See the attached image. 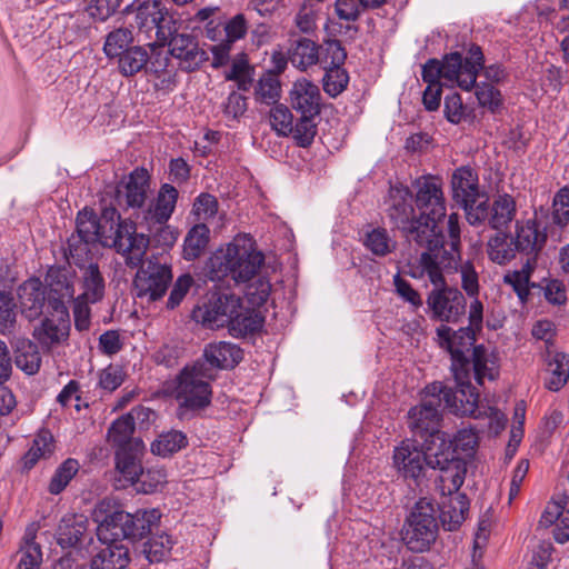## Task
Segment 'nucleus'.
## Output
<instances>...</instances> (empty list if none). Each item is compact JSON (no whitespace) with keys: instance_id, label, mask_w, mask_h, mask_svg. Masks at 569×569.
Segmentation results:
<instances>
[{"instance_id":"obj_52","label":"nucleus","mask_w":569,"mask_h":569,"mask_svg":"<svg viewBox=\"0 0 569 569\" xmlns=\"http://www.w3.org/2000/svg\"><path fill=\"white\" fill-rule=\"evenodd\" d=\"M323 90L330 97L339 96L348 86L349 76L343 67L323 69Z\"/></svg>"},{"instance_id":"obj_55","label":"nucleus","mask_w":569,"mask_h":569,"mask_svg":"<svg viewBox=\"0 0 569 569\" xmlns=\"http://www.w3.org/2000/svg\"><path fill=\"white\" fill-rule=\"evenodd\" d=\"M347 58V52L338 40H330L325 43L322 51L319 52V61L323 69L342 67Z\"/></svg>"},{"instance_id":"obj_34","label":"nucleus","mask_w":569,"mask_h":569,"mask_svg":"<svg viewBox=\"0 0 569 569\" xmlns=\"http://www.w3.org/2000/svg\"><path fill=\"white\" fill-rule=\"evenodd\" d=\"M536 268V262L525 260L520 269L508 271L503 276V282L512 288L521 302H527L530 296V289L536 287V284L530 281Z\"/></svg>"},{"instance_id":"obj_42","label":"nucleus","mask_w":569,"mask_h":569,"mask_svg":"<svg viewBox=\"0 0 569 569\" xmlns=\"http://www.w3.org/2000/svg\"><path fill=\"white\" fill-rule=\"evenodd\" d=\"M161 9L162 2L159 0L144 2L137 9L136 24L149 38H151V32L157 33L158 22L161 19Z\"/></svg>"},{"instance_id":"obj_4","label":"nucleus","mask_w":569,"mask_h":569,"mask_svg":"<svg viewBox=\"0 0 569 569\" xmlns=\"http://www.w3.org/2000/svg\"><path fill=\"white\" fill-rule=\"evenodd\" d=\"M483 66V52L478 44H471L466 57L460 52H450L442 60L429 59L422 66L421 78L427 86H457L461 90L471 91Z\"/></svg>"},{"instance_id":"obj_30","label":"nucleus","mask_w":569,"mask_h":569,"mask_svg":"<svg viewBox=\"0 0 569 569\" xmlns=\"http://www.w3.org/2000/svg\"><path fill=\"white\" fill-rule=\"evenodd\" d=\"M80 270L79 283L81 293L78 296L91 303L101 301L106 293V280L97 262H90Z\"/></svg>"},{"instance_id":"obj_44","label":"nucleus","mask_w":569,"mask_h":569,"mask_svg":"<svg viewBox=\"0 0 569 569\" xmlns=\"http://www.w3.org/2000/svg\"><path fill=\"white\" fill-rule=\"evenodd\" d=\"M49 292L62 297H73V276L66 267H51L46 276Z\"/></svg>"},{"instance_id":"obj_59","label":"nucleus","mask_w":569,"mask_h":569,"mask_svg":"<svg viewBox=\"0 0 569 569\" xmlns=\"http://www.w3.org/2000/svg\"><path fill=\"white\" fill-rule=\"evenodd\" d=\"M292 113L288 107L277 104L270 110V124L279 136H289L292 131Z\"/></svg>"},{"instance_id":"obj_16","label":"nucleus","mask_w":569,"mask_h":569,"mask_svg":"<svg viewBox=\"0 0 569 569\" xmlns=\"http://www.w3.org/2000/svg\"><path fill=\"white\" fill-rule=\"evenodd\" d=\"M172 281L171 268L167 264L149 262L146 268H140L133 280L137 296L157 301L167 292Z\"/></svg>"},{"instance_id":"obj_27","label":"nucleus","mask_w":569,"mask_h":569,"mask_svg":"<svg viewBox=\"0 0 569 569\" xmlns=\"http://www.w3.org/2000/svg\"><path fill=\"white\" fill-rule=\"evenodd\" d=\"M70 319H54L46 316L33 329V338L44 349L62 343L69 337Z\"/></svg>"},{"instance_id":"obj_13","label":"nucleus","mask_w":569,"mask_h":569,"mask_svg":"<svg viewBox=\"0 0 569 569\" xmlns=\"http://www.w3.org/2000/svg\"><path fill=\"white\" fill-rule=\"evenodd\" d=\"M472 376V368L466 369V373L461 377L453 375L456 390L448 388L442 382L436 381L427 386V392L428 395H436L441 398V402L456 415L476 417L479 393L471 385Z\"/></svg>"},{"instance_id":"obj_51","label":"nucleus","mask_w":569,"mask_h":569,"mask_svg":"<svg viewBox=\"0 0 569 569\" xmlns=\"http://www.w3.org/2000/svg\"><path fill=\"white\" fill-rule=\"evenodd\" d=\"M460 207L465 210L466 218L470 224L476 226L486 220L489 221L490 206L485 192L479 197L472 198L471 202L460 204Z\"/></svg>"},{"instance_id":"obj_5","label":"nucleus","mask_w":569,"mask_h":569,"mask_svg":"<svg viewBox=\"0 0 569 569\" xmlns=\"http://www.w3.org/2000/svg\"><path fill=\"white\" fill-rule=\"evenodd\" d=\"M415 190L413 201L419 220L428 224L432 230L429 250L425 252H441L449 250V241H445V234L440 222L447 217V201L443 193V182L438 176L426 174L412 182Z\"/></svg>"},{"instance_id":"obj_39","label":"nucleus","mask_w":569,"mask_h":569,"mask_svg":"<svg viewBox=\"0 0 569 569\" xmlns=\"http://www.w3.org/2000/svg\"><path fill=\"white\" fill-rule=\"evenodd\" d=\"M118 69L123 77H132L140 72L149 61V53L142 46H133L118 58Z\"/></svg>"},{"instance_id":"obj_60","label":"nucleus","mask_w":569,"mask_h":569,"mask_svg":"<svg viewBox=\"0 0 569 569\" xmlns=\"http://www.w3.org/2000/svg\"><path fill=\"white\" fill-rule=\"evenodd\" d=\"M178 22L169 10L162 4L161 19L158 22L156 33V43L158 46H166L168 40L178 33Z\"/></svg>"},{"instance_id":"obj_47","label":"nucleus","mask_w":569,"mask_h":569,"mask_svg":"<svg viewBox=\"0 0 569 569\" xmlns=\"http://www.w3.org/2000/svg\"><path fill=\"white\" fill-rule=\"evenodd\" d=\"M363 243L372 254L378 257L391 253L397 246L385 228H375L367 232Z\"/></svg>"},{"instance_id":"obj_58","label":"nucleus","mask_w":569,"mask_h":569,"mask_svg":"<svg viewBox=\"0 0 569 569\" xmlns=\"http://www.w3.org/2000/svg\"><path fill=\"white\" fill-rule=\"evenodd\" d=\"M42 551L39 543L27 540L19 551L17 569H40Z\"/></svg>"},{"instance_id":"obj_28","label":"nucleus","mask_w":569,"mask_h":569,"mask_svg":"<svg viewBox=\"0 0 569 569\" xmlns=\"http://www.w3.org/2000/svg\"><path fill=\"white\" fill-rule=\"evenodd\" d=\"M452 199L457 204L468 203L482 192L479 189L478 174L469 167L457 168L451 178Z\"/></svg>"},{"instance_id":"obj_57","label":"nucleus","mask_w":569,"mask_h":569,"mask_svg":"<svg viewBox=\"0 0 569 569\" xmlns=\"http://www.w3.org/2000/svg\"><path fill=\"white\" fill-rule=\"evenodd\" d=\"M270 292V281L264 277H259L247 286L246 298L253 308H259L268 301Z\"/></svg>"},{"instance_id":"obj_64","label":"nucleus","mask_w":569,"mask_h":569,"mask_svg":"<svg viewBox=\"0 0 569 569\" xmlns=\"http://www.w3.org/2000/svg\"><path fill=\"white\" fill-rule=\"evenodd\" d=\"M553 222L566 226L569 222V188H561L553 197Z\"/></svg>"},{"instance_id":"obj_11","label":"nucleus","mask_w":569,"mask_h":569,"mask_svg":"<svg viewBox=\"0 0 569 569\" xmlns=\"http://www.w3.org/2000/svg\"><path fill=\"white\" fill-rule=\"evenodd\" d=\"M442 406L441 398L436 395H428L425 389V397L421 402L408 411V427L415 436L425 438V443L440 447L441 442H451L446 432L439 430Z\"/></svg>"},{"instance_id":"obj_35","label":"nucleus","mask_w":569,"mask_h":569,"mask_svg":"<svg viewBox=\"0 0 569 569\" xmlns=\"http://www.w3.org/2000/svg\"><path fill=\"white\" fill-rule=\"evenodd\" d=\"M210 240V230L204 223L194 224L186 234L183 240L182 256L187 261L199 258Z\"/></svg>"},{"instance_id":"obj_22","label":"nucleus","mask_w":569,"mask_h":569,"mask_svg":"<svg viewBox=\"0 0 569 569\" xmlns=\"http://www.w3.org/2000/svg\"><path fill=\"white\" fill-rule=\"evenodd\" d=\"M90 559V569H126L130 563V551L121 542H101Z\"/></svg>"},{"instance_id":"obj_25","label":"nucleus","mask_w":569,"mask_h":569,"mask_svg":"<svg viewBox=\"0 0 569 569\" xmlns=\"http://www.w3.org/2000/svg\"><path fill=\"white\" fill-rule=\"evenodd\" d=\"M204 363L216 369H232L242 359L243 351L236 343L218 341L208 343L203 349Z\"/></svg>"},{"instance_id":"obj_15","label":"nucleus","mask_w":569,"mask_h":569,"mask_svg":"<svg viewBox=\"0 0 569 569\" xmlns=\"http://www.w3.org/2000/svg\"><path fill=\"white\" fill-rule=\"evenodd\" d=\"M512 239L516 244L515 250H518L525 260L538 263L548 236L546 228H541L538 222L537 212L531 218L516 221Z\"/></svg>"},{"instance_id":"obj_12","label":"nucleus","mask_w":569,"mask_h":569,"mask_svg":"<svg viewBox=\"0 0 569 569\" xmlns=\"http://www.w3.org/2000/svg\"><path fill=\"white\" fill-rule=\"evenodd\" d=\"M439 451L440 447L425 443L421 449L416 441L406 439L393 449L392 467L398 477L418 485L425 477L426 467L432 469L431 460L438 458Z\"/></svg>"},{"instance_id":"obj_32","label":"nucleus","mask_w":569,"mask_h":569,"mask_svg":"<svg viewBox=\"0 0 569 569\" xmlns=\"http://www.w3.org/2000/svg\"><path fill=\"white\" fill-rule=\"evenodd\" d=\"M72 236L86 239L87 241L99 242L103 246V237L107 236V226L101 224L92 209L84 208L78 212L76 233Z\"/></svg>"},{"instance_id":"obj_9","label":"nucleus","mask_w":569,"mask_h":569,"mask_svg":"<svg viewBox=\"0 0 569 569\" xmlns=\"http://www.w3.org/2000/svg\"><path fill=\"white\" fill-rule=\"evenodd\" d=\"M157 509L138 510L130 513L116 510L104 517L97 528L100 542L136 541L148 536L160 520Z\"/></svg>"},{"instance_id":"obj_45","label":"nucleus","mask_w":569,"mask_h":569,"mask_svg":"<svg viewBox=\"0 0 569 569\" xmlns=\"http://www.w3.org/2000/svg\"><path fill=\"white\" fill-rule=\"evenodd\" d=\"M79 469L80 463L77 459H66L54 470L48 485V492L53 496L60 495L78 473Z\"/></svg>"},{"instance_id":"obj_41","label":"nucleus","mask_w":569,"mask_h":569,"mask_svg":"<svg viewBox=\"0 0 569 569\" xmlns=\"http://www.w3.org/2000/svg\"><path fill=\"white\" fill-rule=\"evenodd\" d=\"M16 366L24 373L31 376L39 371L41 356L38 346L30 340H22L16 349Z\"/></svg>"},{"instance_id":"obj_33","label":"nucleus","mask_w":569,"mask_h":569,"mask_svg":"<svg viewBox=\"0 0 569 569\" xmlns=\"http://www.w3.org/2000/svg\"><path fill=\"white\" fill-rule=\"evenodd\" d=\"M264 322V318L254 309L244 308L240 300L239 311L234 312L228 329L233 337H246L258 332Z\"/></svg>"},{"instance_id":"obj_40","label":"nucleus","mask_w":569,"mask_h":569,"mask_svg":"<svg viewBox=\"0 0 569 569\" xmlns=\"http://www.w3.org/2000/svg\"><path fill=\"white\" fill-rule=\"evenodd\" d=\"M133 33L128 27L116 28L106 36L103 52L109 59H116L124 51L132 48Z\"/></svg>"},{"instance_id":"obj_19","label":"nucleus","mask_w":569,"mask_h":569,"mask_svg":"<svg viewBox=\"0 0 569 569\" xmlns=\"http://www.w3.org/2000/svg\"><path fill=\"white\" fill-rule=\"evenodd\" d=\"M149 409L142 406L132 408L130 412L116 419L108 429V442L116 450L133 448V442H143L133 437L136 419L140 416L148 417Z\"/></svg>"},{"instance_id":"obj_7","label":"nucleus","mask_w":569,"mask_h":569,"mask_svg":"<svg viewBox=\"0 0 569 569\" xmlns=\"http://www.w3.org/2000/svg\"><path fill=\"white\" fill-rule=\"evenodd\" d=\"M99 220L101 224L107 226L103 247L113 248L123 257L129 268L140 267L150 244V238L138 233L133 222L121 219L114 207L103 208Z\"/></svg>"},{"instance_id":"obj_46","label":"nucleus","mask_w":569,"mask_h":569,"mask_svg":"<svg viewBox=\"0 0 569 569\" xmlns=\"http://www.w3.org/2000/svg\"><path fill=\"white\" fill-rule=\"evenodd\" d=\"M551 377L546 382L550 391H559L569 380V355L556 352L549 361Z\"/></svg>"},{"instance_id":"obj_49","label":"nucleus","mask_w":569,"mask_h":569,"mask_svg":"<svg viewBox=\"0 0 569 569\" xmlns=\"http://www.w3.org/2000/svg\"><path fill=\"white\" fill-rule=\"evenodd\" d=\"M280 89L278 76L273 72H267L258 81L254 91L256 100L261 103L273 104L280 98Z\"/></svg>"},{"instance_id":"obj_50","label":"nucleus","mask_w":569,"mask_h":569,"mask_svg":"<svg viewBox=\"0 0 569 569\" xmlns=\"http://www.w3.org/2000/svg\"><path fill=\"white\" fill-rule=\"evenodd\" d=\"M167 482V472L162 467L142 468L136 481L137 490L142 493H152Z\"/></svg>"},{"instance_id":"obj_23","label":"nucleus","mask_w":569,"mask_h":569,"mask_svg":"<svg viewBox=\"0 0 569 569\" xmlns=\"http://www.w3.org/2000/svg\"><path fill=\"white\" fill-rule=\"evenodd\" d=\"M320 90L307 79L297 80L290 91L291 107L300 114L316 117L320 112Z\"/></svg>"},{"instance_id":"obj_56","label":"nucleus","mask_w":569,"mask_h":569,"mask_svg":"<svg viewBox=\"0 0 569 569\" xmlns=\"http://www.w3.org/2000/svg\"><path fill=\"white\" fill-rule=\"evenodd\" d=\"M290 134H292L299 147H309L317 134L315 117L300 114V119L297 121V123L295 126L292 124V131Z\"/></svg>"},{"instance_id":"obj_1","label":"nucleus","mask_w":569,"mask_h":569,"mask_svg":"<svg viewBox=\"0 0 569 569\" xmlns=\"http://www.w3.org/2000/svg\"><path fill=\"white\" fill-rule=\"evenodd\" d=\"M447 231L449 250L422 252L418 264L421 270L420 276H426L433 284V289L427 297V306L432 318L446 322H458L466 312V298L458 288L449 287L443 276L445 272L458 271L461 233L458 213L448 216Z\"/></svg>"},{"instance_id":"obj_24","label":"nucleus","mask_w":569,"mask_h":569,"mask_svg":"<svg viewBox=\"0 0 569 569\" xmlns=\"http://www.w3.org/2000/svg\"><path fill=\"white\" fill-rule=\"evenodd\" d=\"M46 287L38 278H30L18 288L22 315L29 320L38 318L46 305Z\"/></svg>"},{"instance_id":"obj_62","label":"nucleus","mask_w":569,"mask_h":569,"mask_svg":"<svg viewBox=\"0 0 569 569\" xmlns=\"http://www.w3.org/2000/svg\"><path fill=\"white\" fill-rule=\"evenodd\" d=\"M393 286L396 293L407 303H409L413 310L422 307V298L420 293L411 286L409 281L403 279L399 273L393 276Z\"/></svg>"},{"instance_id":"obj_20","label":"nucleus","mask_w":569,"mask_h":569,"mask_svg":"<svg viewBox=\"0 0 569 569\" xmlns=\"http://www.w3.org/2000/svg\"><path fill=\"white\" fill-rule=\"evenodd\" d=\"M469 500L465 493L445 495L440 503H436L438 509V520L448 531L457 530L466 520L469 511Z\"/></svg>"},{"instance_id":"obj_37","label":"nucleus","mask_w":569,"mask_h":569,"mask_svg":"<svg viewBox=\"0 0 569 569\" xmlns=\"http://www.w3.org/2000/svg\"><path fill=\"white\" fill-rule=\"evenodd\" d=\"M289 60L292 66L306 70L319 61V48L312 40L300 38L289 49Z\"/></svg>"},{"instance_id":"obj_36","label":"nucleus","mask_w":569,"mask_h":569,"mask_svg":"<svg viewBox=\"0 0 569 569\" xmlns=\"http://www.w3.org/2000/svg\"><path fill=\"white\" fill-rule=\"evenodd\" d=\"M512 234L497 233L487 243L489 259L497 264H506L516 258L518 250H515Z\"/></svg>"},{"instance_id":"obj_61","label":"nucleus","mask_w":569,"mask_h":569,"mask_svg":"<svg viewBox=\"0 0 569 569\" xmlns=\"http://www.w3.org/2000/svg\"><path fill=\"white\" fill-rule=\"evenodd\" d=\"M86 11L90 18L106 21L119 7V0H84Z\"/></svg>"},{"instance_id":"obj_21","label":"nucleus","mask_w":569,"mask_h":569,"mask_svg":"<svg viewBox=\"0 0 569 569\" xmlns=\"http://www.w3.org/2000/svg\"><path fill=\"white\" fill-rule=\"evenodd\" d=\"M178 196L179 192L172 184L163 183L160 187L154 202L143 213V219L148 227L163 224L171 218L176 209Z\"/></svg>"},{"instance_id":"obj_8","label":"nucleus","mask_w":569,"mask_h":569,"mask_svg":"<svg viewBox=\"0 0 569 569\" xmlns=\"http://www.w3.org/2000/svg\"><path fill=\"white\" fill-rule=\"evenodd\" d=\"M386 213L390 223L397 228L409 241L429 250L432 230L428 224L419 220L413 206V193L410 188L402 184H393L388 192Z\"/></svg>"},{"instance_id":"obj_2","label":"nucleus","mask_w":569,"mask_h":569,"mask_svg":"<svg viewBox=\"0 0 569 569\" xmlns=\"http://www.w3.org/2000/svg\"><path fill=\"white\" fill-rule=\"evenodd\" d=\"M476 333L472 328L452 330L447 325H440L436 330L439 347L450 353L452 375L461 377L466 369L472 368L476 381L482 385L485 379H496L498 370L486 347L475 345Z\"/></svg>"},{"instance_id":"obj_26","label":"nucleus","mask_w":569,"mask_h":569,"mask_svg":"<svg viewBox=\"0 0 569 569\" xmlns=\"http://www.w3.org/2000/svg\"><path fill=\"white\" fill-rule=\"evenodd\" d=\"M150 176L147 169L136 168L117 188L118 196L123 192L126 204L130 208H142L149 189Z\"/></svg>"},{"instance_id":"obj_29","label":"nucleus","mask_w":569,"mask_h":569,"mask_svg":"<svg viewBox=\"0 0 569 569\" xmlns=\"http://www.w3.org/2000/svg\"><path fill=\"white\" fill-rule=\"evenodd\" d=\"M143 442H133V448L116 450V469L129 485H136L142 473Z\"/></svg>"},{"instance_id":"obj_53","label":"nucleus","mask_w":569,"mask_h":569,"mask_svg":"<svg viewBox=\"0 0 569 569\" xmlns=\"http://www.w3.org/2000/svg\"><path fill=\"white\" fill-rule=\"evenodd\" d=\"M96 243L97 242L71 236L68 239V257L79 269L87 267L88 263L91 262V246Z\"/></svg>"},{"instance_id":"obj_48","label":"nucleus","mask_w":569,"mask_h":569,"mask_svg":"<svg viewBox=\"0 0 569 569\" xmlns=\"http://www.w3.org/2000/svg\"><path fill=\"white\" fill-rule=\"evenodd\" d=\"M176 541L167 533L151 537L143 546V552L150 562H161L166 560L173 548Z\"/></svg>"},{"instance_id":"obj_18","label":"nucleus","mask_w":569,"mask_h":569,"mask_svg":"<svg viewBox=\"0 0 569 569\" xmlns=\"http://www.w3.org/2000/svg\"><path fill=\"white\" fill-rule=\"evenodd\" d=\"M167 44L171 56L179 60L180 69L191 72L207 59V53L199 48L197 39L191 34L177 33Z\"/></svg>"},{"instance_id":"obj_10","label":"nucleus","mask_w":569,"mask_h":569,"mask_svg":"<svg viewBox=\"0 0 569 569\" xmlns=\"http://www.w3.org/2000/svg\"><path fill=\"white\" fill-rule=\"evenodd\" d=\"M439 532L438 509L432 499L422 497L406 516L401 539L412 552H426L437 541Z\"/></svg>"},{"instance_id":"obj_6","label":"nucleus","mask_w":569,"mask_h":569,"mask_svg":"<svg viewBox=\"0 0 569 569\" xmlns=\"http://www.w3.org/2000/svg\"><path fill=\"white\" fill-rule=\"evenodd\" d=\"M214 376L207 365L197 360L184 366L173 380L172 395L178 403L179 419H190L206 410L212 401L211 381Z\"/></svg>"},{"instance_id":"obj_31","label":"nucleus","mask_w":569,"mask_h":569,"mask_svg":"<svg viewBox=\"0 0 569 569\" xmlns=\"http://www.w3.org/2000/svg\"><path fill=\"white\" fill-rule=\"evenodd\" d=\"M87 530L88 520L83 516L66 515L61 518L57 528V543L61 548L77 547L82 541Z\"/></svg>"},{"instance_id":"obj_3","label":"nucleus","mask_w":569,"mask_h":569,"mask_svg":"<svg viewBox=\"0 0 569 569\" xmlns=\"http://www.w3.org/2000/svg\"><path fill=\"white\" fill-rule=\"evenodd\" d=\"M264 261L253 242L247 237H236L226 247L217 249L204 264V276L212 282L230 278L236 283L251 280Z\"/></svg>"},{"instance_id":"obj_17","label":"nucleus","mask_w":569,"mask_h":569,"mask_svg":"<svg viewBox=\"0 0 569 569\" xmlns=\"http://www.w3.org/2000/svg\"><path fill=\"white\" fill-rule=\"evenodd\" d=\"M240 298L233 293L212 297L196 311V318L210 329L229 326L234 312L239 311Z\"/></svg>"},{"instance_id":"obj_43","label":"nucleus","mask_w":569,"mask_h":569,"mask_svg":"<svg viewBox=\"0 0 569 569\" xmlns=\"http://www.w3.org/2000/svg\"><path fill=\"white\" fill-rule=\"evenodd\" d=\"M188 445L187 436L182 431L171 430L163 432L151 443V452L160 457H170Z\"/></svg>"},{"instance_id":"obj_14","label":"nucleus","mask_w":569,"mask_h":569,"mask_svg":"<svg viewBox=\"0 0 569 569\" xmlns=\"http://www.w3.org/2000/svg\"><path fill=\"white\" fill-rule=\"evenodd\" d=\"M432 469H439V477L442 496L460 493L466 477V465L462 459L456 456L452 442H441L438 458L431 460Z\"/></svg>"},{"instance_id":"obj_38","label":"nucleus","mask_w":569,"mask_h":569,"mask_svg":"<svg viewBox=\"0 0 569 569\" xmlns=\"http://www.w3.org/2000/svg\"><path fill=\"white\" fill-rule=\"evenodd\" d=\"M516 210V201L510 194H499L490 206V227L492 229L507 227L513 220Z\"/></svg>"},{"instance_id":"obj_54","label":"nucleus","mask_w":569,"mask_h":569,"mask_svg":"<svg viewBox=\"0 0 569 569\" xmlns=\"http://www.w3.org/2000/svg\"><path fill=\"white\" fill-rule=\"evenodd\" d=\"M472 89H476L475 94L478 103L490 110L492 113L497 112L502 106L501 92L492 84L487 82H476Z\"/></svg>"},{"instance_id":"obj_63","label":"nucleus","mask_w":569,"mask_h":569,"mask_svg":"<svg viewBox=\"0 0 569 569\" xmlns=\"http://www.w3.org/2000/svg\"><path fill=\"white\" fill-rule=\"evenodd\" d=\"M193 284V278L189 273H183L174 281L168 301L167 308L176 309L183 301Z\"/></svg>"}]
</instances>
